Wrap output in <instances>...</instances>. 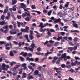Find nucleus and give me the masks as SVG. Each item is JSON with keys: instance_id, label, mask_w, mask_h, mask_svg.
Returning a JSON list of instances; mask_svg holds the SVG:
<instances>
[{"instance_id": "bb28decb", "label": "nucleus", "mask_w": 80, "mask_h": 80, "mask_svg": "<svg viewBox=\"0 0 80 80\" xmlns=\"http://www.w3.org/2000/svg\"><path fill=\"white\" fill-rule=\"evenodd\" d=\"M71 32H76V33H79V31L77 30H71Z\"/></svg>"}, {"instance_id": "bf43d9fd", "label": "nucleus", "mask_w": 80, "mask_h": 80, "mask_svg": "<svg viewBox=\"0 0 80 80\" xmlns=\"http://www.w3.org/2000/svg\"><path fill=\"white\" fill-rule=\"evenodd\" d=\"M38 69L39 71H40L42 70V66H40L38 67Z\"/></svg>"}, {"instance_id": "4be33fe9", "label": "nucleus", "mask_w": 80, "mask_h": 80, "mask_svg": "<svg viewBox=\"0 0 80 80\" xmlns=\"http://www.w3.org/2000/svg\"><path fill=\"white\" fill-rule=\"evenodd\" d=\"M25 13H26V15L27 14L28 16L30 17V11H28L27 12H25Z\"/></svg>"}, {"instance_id": "de8ad7c7", "label": "nucleus", "mask_w": 80, "mask_h": 80, "mask_svg": "<svg viewBox=\"0 0 80 80\" xmlns=\"http://www.w3.org/2000/svg\"><path fill=\"white\" fill-rule=\"evenodd\" d=\"M58 15H59L60 17H62V13L60 12H59L58 13Z\"/></svg>"}, {"instance_id": "2f4dec72", "label": "nucleus", "mask_w": 80, "mask_h": 80, "mask_svg": "<svg viewBox=\"0 0 80 80\" xmlns=\"http://www.w3.org/2000/svg\"><path fill=\"white\" fill-rule=\"evenodd\" d=\"M69 3H70V2H66V4L65 5V7H68V5H69Z\"/></svg>"}, {"instance_id": "6e6d98bb", "label": "nucleus", "mask_w": 80, "mask_h": 80, "mask_svg": "<svg viewBox=\"0 0 80 80\" xmlns=\"http://www.w3.org/2000/svg\"><path fill=\"white\" fill-rule=\"evenodd\" d=\"M38 52H40L41 51V48L40 47L38 48L37 49Z\"/></svg>"}, {"instance_id": "864d4df0", "label": "nucleus", "mask_w": 80, "mask_h": 80, "mask_svg": "<svg viewBox=\"0 0 80 80\" xmlns=\"http://www.w3.org/2000/svg\"><path fill=\"white\" fill-rule=\"evenodd\" d=\"M49 43H50L52 44L53 43H54L55 42V41H53L52 40H50V41H49Z\"/></svg>"}, {"instance_id": "69168bd1", "label": "nucleus", "mask_w": 80, "mask_h": 80, "mask_svg": "<svg viewBox=\"0 0 80 80\" xmlns=\"http://www.w3.org/2000/svg\"><path fill=\"white\" fill-rule=\"evenodd\" d=\"M19 47H21L22 46V42H19V43H18Z\"/></svg>"}, {"instance_id": "dca6fc26", "label": "nucleus", "mask_w": 80, "mask_h": 80, "mask_svg": "<svg viewBox=\"0 0 80 80\" xmlns=\"http://www.w3.org/2000/svg\"><path fill=\"white\" fill-rule=\"evenodd\" d=\"M12 38H13V36H8L7 37V40L9 41H10V40L12 39Z\"/></svg>"}, {"instance_id": "79ce46f5", "label": "nucleus", "mask_w": 80, "mask_h": 80, "mask_svg": "<svg viewBox=\"0 0 80 80\" xmlns=\"http://www.w3.org/2000/svg\"><path fill=\"white\" fill-rule=\"evenodd\" d=\"M69 45H72V46H74L75 45L72 42H69Z\"/></svg>"}, {"instance_id": "9b49d317", "label": "nucleus", "mask_w": 80, "mask_h": 80, "mask_svg": "<svg viewBox=\"0 0 80 80\" xmlns=\"http://www.w3.org/2000/svg\"><path fill=\"white\" fill-rule=\"evenodd\" d=\"M73 26H74V27H75V28H78V24H77V23H74L72 24Z\"/></svg>"}, {"instance_id": "5fc2aeb1", "label": "nucleus", "mask_w": 80, "mask_h": 80, "mask_svg": "<svg viewBox=\"0 0 80 80\" xmlns=\"http://www.w3.org/2000/svg\"><path fill=\"white\" fill-rule=\"evenodd\" d=\"M28 54H27V52H25L23 54V56L24 57H26V56H27V55Z\"/></svg>"}, {"instance_id": "58836bf2", "label": "nucleus", "mask_w": 80, "mask_h": 80, "mask_svg": "<svg viewBox=\"0 0 80 80\" xmlns=\"http://www.w3.org/2000/svg\"><path fill=\"white\" fill-rule=\"evenodd\" d=\"M68 71H70V72L72 73H73V72H74V70L73 69H71L70 70H68Z\"/></svg>"}, {"instance_id": "09e8293b", "label": "nucleus", "mask_w": 80, "mask_h": 80, "mask_svg": "<svg viewBox=\"0 0 80 80\" xmlns=\"http://www.w3.org/2000/svg\"><path fill=\"white\" fill-rule=\"evenodd\" d=\"M8 12V9H4V12H3L4 14H5V13H7Z\"/></svg>"}, {"instance_id": "f03ea898", "label": "nucleus", "mask_w": 80, "mask_h": 80, "mask_svg": "<svg viewBox=\"0 0 80 80\" xmlns=\"http://www.w3.org/2000/svg\"><path fill=\"white\" fill-rule=\"evenodd\" d=\"M24 48L26 50H27L28 51L29 50V51H30L31 52H33V49L32 48H28L27 47H24Z\"/></svg>"}, {"instance_id": "c85d7f7f", "label": "nucleus", "mask_w": 80, "mask_h": 80, "mask_svg": "<svg viewBox=\"0 0 80 80\" xmlns=\"http://www.w3.org/2000/svg\"><path fill=\"white\" fill-rule=\"evenodd\" d=\"M1 19L2 20H3L5 19V15H3L1 16Z\"/></svg>"}, {"instance_id": "603ef678", "label": "nucleus", "mask_w": 80, "mask_h": 80, "mask_svg": "<svg viewBox=\"0 0 80 80\" xmlns=\"http://www.w3.org/2000/svg\"><path fill=\"white\" fill-rule=\"evenodd\" d=\"M74 42H77L78 41V38H75L74 39Z\"/></svg>"}, {"instance_id": "9d476101", "label": "nucleus", "mask_w": 80, "mask_h": 80, "mask_svg": "<svg viewBox=\"0 0 80 80\" xmlns=\"http://www.w3.org/2000/svg\"><path fill=\"white\" fill-rule=\"evenodd\" d=\"M46 30H47V29H43V28H41L39 29L40 32H43V33H44V32H45V31H46Z\"/></svg>"}, {"instance_id": "4468645a", "label": "nucleus", "mask_w": 80, "mask_h": 80, "mask_svg": "<svg viewBox=\"0 0 80 80\" xmlns=\"http://www.w3.org/2000/svg\"><path fill=\"white\" fill-rule=\"evenodd\" d=\"M31 18H30V17L27 16L26 17V18H25V20H26V21H28V22H29V21H30V20Z\"/></svg>"}, {"instance_id": "5701e85b", "label": "nucleus", "mask_w": 80, "mask_h": 80, "mask_svg": "<svg viewBox=\"0 0 80 80\" xmlns=\"http://www.w3.org/2000/svg\"><path fill=\"white\" fill-rule=\"evenodd\" d=\"M58 7V6L54 5L53 7V8L55 11H56L57 9V8Z\"/></svg>"}, {"instance_id": "b1692460", "label": "nucleus", "mask_w": 80, "mask_h": 80, "mask_svg": "<svg viewBox=\"0 0 80 80\" xmlns=\"http://www.w3.org/2000/svg\"><path fill=\"white\" fill-rule=\"evenodd\" d=\"M31 8L34 10V9H36V7H35V5H31Z\"/></svg>"}, {"instance_id": "f257e3e1", "label": "nucleus", "mask_w": 80, "mask_h": 80, "mask_svg": "<svg viewBox=\"0 0 80 80\" xmlns=\"http://www.w3.org/2000/svg\"><path fill=\"white\" fill-rule=\"evenodd\" d=\"M54 70H55L56 72H57V73H60V71H58V70H62V68L61 67H60L59 68H58L56 67H54Z\"/></svg>"}, {"instance_id": "3c124183", "label": "nucleus", "mask_w": 80, "mask_h": 80, "mask_svg": "<svg viewBox=\"0 0 80 80\" xmlns=\"http://www.w3.org/2000/svg\"><path fill=\"white\" fill-rule=\"evenodd\" d=\"M38 60H39V59H38V58H36L35 60V62H37L38 61Z\"/></svg>"}, {"instance_id": "f704fd0d", "label": "nucleus", "mask_w": 80, "mask_h": 80, "mask_svg": "<svg viewBox=\"0 0 80 80\" xmlns=\"http://www.w3.org/2000/svg\"><path fill=\"white\" fill-rule=\"evenodd\" d=\"M68 49L70 50V52H72L73 50V48L72 47H69L68 48Z\"/></svg>"}, {"instance_id": "412c9836", "label": "nucleus", "mask_w": 80, "mask_h": 80, "mask_svg": "<svg viewBox=\"0 0 80 80\" xmlns=\"http://www.w3.org/2000/svg\"><path fill=\"white\" fill-rule=\"evenodd\" d=\"M9 55L11 57H12V56H14V54L12 52V51H10Z\"/></svg>"}, {"instance_id": "338daca9", "label": "nucleus", "mask_w": 80, "mask_h": 80, "mask_svg": "<svg viewBox=\"0 0 80 80\" xmlns=\"http://www.w3.org/2000/svg\"><path fill=\"white\" fill-rule=\"evenodd\" d=\"M61 57L62 58H65V57H66V55H65L62 54Z\"/></svg>"}, {"instance_id": "e2e57ef3", "label": "nucleus", "mask_w": 80, "mask_h": 80, "mask_svg": "<svg viewBox=\"0 0 80 80\" xmlns=\"http://www.w3.org/2000/svg\"><path fill=\"white\" fill-rule=\"evenodd\" d=\"M20 67V65H17L16 66V68H18V67Z\"/></svg>"}, {"instance_id": "49530a36", "label": "nucleus", "mask_w": 80, "mask_h": 80, "mask_svg": "<svg viewBox=\"0 0 80 80\" xmlns=\"http://www.w3.org/2000/svg\"><path fill=\"white\" fill-rule=\"evenodd\" d=\"M50 31L51 32H52L53 33H54V32H55V30H54L53 29H50Z\"/></svg>"}, {"instance_id": "7ed1b4c3", "label": "nucleus", "mask_w": 80, "mask_h": 80, "mask_svg": "<svg viewBox=\"0 0 80 80\" xmlns=\"http://www.w3.org/2000/svg\"><path fill=\"white\" fill-rule=\"evenodd\" d=\"M66 66H68V68H71V65H70V62L69 61H67L66 63Z\"/></svg>"}, {"instance_id": "cd10ccee", "label": "nucleus", "mask_w": 80, "mask_h": 80, "mask_svg": "<svg viewBox=\"0 0 80 80\" xmlns=\"http://www.w3.org/2000/svg\"><path fill=\"white\" fill-rule=\"evenodd\" d=\"M52 11L50 10L48 12V16H50L51 14H52Z\"/></svg>"}, {"instance_id": "1a4fd4ad", "label": "nucleus", "mask_w": 80, "mask_h": 80, "mask_svg": "<svg viewBox=\"0 0 80 80\" xmlns=\"http://www.w3.org/2000/svg\"><path fill=\"white\" fill-rule=\"evenodd\" d=\"M17 2V0H12V5H15Z\"/></svg>"}, {"instance_id": "f3484780", "label": "nucleus", "mask_w": 80, "mask_h": 80, "mask_svg": "<svg viewBox=\"0 0 80 80\" xmlns=\"http://www.w3.org/2000/svg\"><path fill=\"white\" fill-rule=\"evenodd\" d=\"M54 23H57V22H61V21L60 20V19H57L56 20H54Z\"/></svg>"}, {"instance_id": "4c0bfd02", "label": "nucleus", "mask_w": 80, "mask_h": 80, "mask_svg": "<svg viewBox=\"0 0 80 80\" xmlns=\"http://www.w3.org/2000/svg\"><path fill=\"white\" fill-rule=\"evenodd\" d=\"M35 53L36 55H40L41 54V52H35Z\"/></svg>"}, {"instance_id": "c9c22d12", "label": "nucleus", "mask_w": 80, "mask_h": 80, "mask_svg": "<svg viewBox=\"0 0 80 80\" xmlns=\"http://www.w3.org/2000/svg\"><path fill=\"white\" fill-rule=\"evenodd\" d=\"M22 18H25L26 16H27L26 13H23L22 15Z\"/></svg>"}, {"instance_id": "680f3d73", "label": "nucleus", "mask_w": 80, "mask_h": 80, "mask_svg": "<svg viewBox=\"0 0 80 80\" xmlns=\"http://www.w3.org/2000/svg\"><path fill=\"white\" fill-rule=\"evenodd\" d=\"M12 52H13V53H18V51H15V50H13Z\"/></svg>"}, {"instance_id": "e433bc0d", "label": "nucleus", "mask_w": 80, "mask_h": 80, "mask_svg": "<svg viewBox=\"0 0 80 80\" xmlns=\"http://www.w3.org/2000/svg\"><path fill=\"white\" fill-rule=\"evenodd\" d=\"M12 74L13 75H16L17 74V71H15L14 72H13L12 73Z\"/></svg>"}, {"instance_id": "f8f14e48", "label": "nucleus", "mask_w": 80, "mask_h": 80, "mask_svg": "<svg viewBox=\"0 0 80 80\" xmlns=\"http://www.w3.org/2000/svg\"><path fill=\"white\" fill-rule=\"evenodd\" d=\"M61 67L62 68H65V67H66V68H68V66L66 65L65 64H61Z\"/></svg>"}, {"instance_id": "72a5a7b5", "label": "nucleus", "mask_w": 80, "mask_h": 80, "mask_svg": "<svg viewBox=\"0 0 80 80\" xmlns=\"http://www.w3.org/2000/svg\"><path fill=\"white\" fill-rule=\"evenodd\" d=\"M34 73L35 74V75H38V70H36L34 72Z\"/></svg>"}, {"instance_id": "393cba45", "label": "nucleus", "mask_w": 80, "mask_h": 80, "mask_svg": "<svg viewBox=\"0 0 80 80\" xmlns=\"http://www.w3.org/2000/svg\"><path fill=\"white\" fill-rule=\"evenodd\" d=\"M27 77V75H26V73L25 72H23V76L22 77V78H26Z\"/></svg>"}, {"instance_id": "37998d69", "label": "nucleus", "mask_w": 80, "mask_h": 80, "mask_svg": "<svg viewBox=\"0 0 80 80\" xmlns=\"http://www.w3.org/2000/svg\"><path fill=\"white\" fill-rule=\"evenodd\" d=\"M17 23H18V27H20V24H21V23L18 21L17 22Z\"/></svg>"}, {"instance_id": "ddd939ff", "label": "nucleus", "mask_w": 80, "mask_h": 80, "mask_svg": "<svg viewBox=\"0 0 80 80\" xmlns=\"http://www.w3.org/2000/svg\"><path fill=\"white\" fill-rule=\"evenodd\" d=\"M10 33L11 35H15V34H17V32L16 31L13 32L12 31H10Z\"/></svg>"}, {"instance_id": "0eeeda50", "label": "nucleus", "mask_w": 80, "mask_h": 80, "mask_svg": "<svg viewBox=\"0 0 80 80\" xmlns=\"http://www.w3.org/2000/svg\"><path fill=\"white\" fill-rule=\"evenodd\" d=\"M21 31L22 32H24V33H27L28 31L25 29H23L22 28L21 29Z\"/></svg>"}, {"instance_id": "2eb2a0df", "label": "nucleus", "mask_w": 80, "mask_h": 80, "mask_svg": "<svg viewBox=\"0 0 80 80\" xmlns=\"http://www.w3.org/2000/svg\"><path fill=\"white\" fill-rule=\"evenodd\" d=\"M29 38L31 40H33V39L34 38V37H33V36L32 35H29Z\"/></svg>"}, {"instance_id": "423d86ee", "label": "nucleus", "mask_w": 80, "mask_h": 80, "mask_svg": "<svg viewBox=\"0 0 80 80\" xmlns=\"http://www.w3.org/2000/svg\"><path fill=\"white\" fill-rule=\"evenodd\" d=\"M26 66H27V64L26 63H23L22 64V67H23V69L24 70H26V69H27V68Z\"/></svg>"}, {"instance_id": "a19ab883", "label": "nucleus", "mask_w": 80, "mask_h": 80, "mask_svg": "<svg viewBox=\"0 0 80 80\" xmlns=\"http://www.w3.org/2000/svg\"><path fill=\"white\" fill-rule=\"evenodd\" d=\"M13 42L14 44H15V45H18V42H17L14 41Z\"/></svg>"}, {"instance_id": "13d9d810", "label": "nucleus", "mask_w": 80, "mask_h": 80, "mask_svg": "<svg viewBox=\"0 0 80 80\" xmlns=\"http://www.w3.org/2000/svg\"><path fill=\"white\" fill-rule=\"evenodd\" d=\"M20 58L22 61H23V60H24V58H23L21 56L20 57Z\"/></svg>"}, {"instance_id": "473e14b6", "label": "nucleus", "mask_w": 80, "mask_h": 80, "mask_svg": "<svg viewBox=\"0 0 80 80\" xmlns=\"http://www.w3.org/2000/svg\"><path fill=\"white\" fill-rule=\"evenodd\" d=\"M5 48L6 50H10V47L8 46H6Z\"/></svg>"}, {"instance_id": "39448f33", "label": "nucleus", "mask_w": 80, "mask_h": 80, "mask_svg": "<svg viewBox=\"0 0 80 80\" xmlns=\"http://www.w3.org/2000/svg\"><path fill=\"white\" fill-rule=\"evenodd\" d=\"M2 68H3L2 69V70H6V71H7V70H8V68H5V67L6 66L5 64H2Z\"/></svg>"}, {"instance_id": "7c9ffc66", "label": "nucleus", "mask_w": 80, "mask_h": 80, "mask_svg": "<svg viewBox=\"0 0 80 80\" xmlns=\"http://www.w3.org/2000/svg\"><path fill=\"white\" fill-rule=\"evenodd\" d=\"M28 77L29 79H33V77L32 76H28Z\"/></svg>"}, {"instance_id": "c03bdc74", "label": "nucleus", "mask_w": 80, "mask_h": 80, "mask_svg": "<svg viewBox=\"0 0 80 80\" xmlns=\"http://www.w3.org/2000/svg\"><path fill=\"white\" fill-rule=\"evenodd\" d=\"M25 30H27L28 31V32H27V33H28V30H29V27L26 26Z\"/></svg>"}, {"instance_id": "a211bd4d", "label": "nucleus", "mask_w": 80, "mask_h": 80, "mask_svg": "<svg viewBox=\"0 0 80 80\" xmlns=\"http://www.w3.org/2000/svg\"><path fill=\"white\" fill-rule=\"evenodd\" d=\"M6 44V42L5 41H0V45H5Z\"/></svg>"}, {"instance_id": "8fccbe9b", "label": "nucleus", "mask_w": 80, "mask_h": 80, "mask_svg": "<svg viewBox=\"0 0 80 80\" xmlns=\"http://www.w3.org/2000/svg\"><path fill=\"white\" fill-rule=\"evenodd\" d=\"M60 59H58L57 61V62H56V64H59V63H60Z\"/></svg>"}, {"instance_id": "aec40b11", "label": "nucleus", "mask_w": 80, "mask_h": 80, "mask_svg": "<svg viewBox=\"0 0 80 80\" xmlns=\"http://www.w3.org/2000/svg\"><path fill=\"white\" fill-rule=\"evenodd\" d=\"M31 47L32 48V49H34L35 48V44H32L31 45Z\"/></svg>"}, {"instance_id": "0e129e2a", "label": "nucleus", "mask_w": 80, "mask_h": 80, "mask_svg": "<svg viewBox=\"0 0 80 80\" xmlns=\"http://www.w3.org/2000/svg\"><path fill=\"white\" fill-rule=\"evenodd\" d=\"M33 34V31L32 30H30V35H32Z\"/></svg>"}, {"instance_id": "20e7f679", "label": "nucleus", "mask_w": 80, "mask_h": 80, "mask_svg": "<svg viewBox=\"0 0 80 80\" xmlns=\"http://www.w3.org/2000/svg\"><path fill=\"white\" fill-rule=\"evenodd\" d=\"M21 7H20V8H26L27 7V5L26 4H25L23 3H21L20 4Z\"/></svg>"}, {"instance_id": "774afa93", "label": "nucleus", "mask_w": 80, "mask_h": 80, "mask_svg": "<svg viewBox=\"0 0 80 80\" xmlns=\"http://www.w3.org/2000/svg\"><path fill=\"white\" fill-rule=\"evenodd\" d=\"M59 3H64V2H63V0H61L59 1Z\"/></svg>"}, {"instance_id": "c756f323", "label": "nucleus", "mask_w": 80, "mask_h": 80, "mask_svg": "<svg viewBox=\"0 0 80 80\" xmlns=\"http://www.w3.org/2000/svg\"><path fill=\"white\" fill-rule=\"evenodd\" d=\"M71 61L72 62L71 63V65L72 66H75V65H76V63H75V62L74 63L73 62H72V59L71 60Z\"/></svg>"}, {"instance_id": "052dcab7", "label": "nucleus", "mask_w": 80, "mask_h": 80, "mask_svg": "<svg viewBox=\"0 0 80 80\" xmlns=\"http://www.w3.org/2000/svg\"><path fill=\"white\" fill-rule=\"evenodd\" d=\"M73 49L74 50H77V46H75L73 48Z\"/></svg>"}, {"instance_id": "a878e982", "label": "nucleus", "mask_w": 80, "mask_h": 80, "mask_svg": "<svg viewBox=\"0 0 80 80\" xmlns=\"http://www.w3.org/2000/svg\"><path fill=\"white\" fill-rule=\"evenodd\" d=\"M74 63H76L77 65H80V62H78V61L77 60H76L75 61Z\"/></svg>"}, {"instance_id": "4d7b16f0", "label": "nucleus", "mask_w": 80, "mask_h": 80, "mask_svg": "<svg viewBox=\"0 0 80 80\" xmlns=\"http://www.w3.org/2000/svg\"><path fill=\"white\" fill-rule=\"evenodd\" d=\"M6 20H10V17L9 16H7L6 17Z\"/></svg>"}, {"instance_id": "6ab92c4d", "label": "nucleus", "mask_w": 80, "mask_h": 80, "mask_svg": "<svg viewBox=\"0 0 80 80\" xmlns=\"http://www.w3.org/2000/svg\"><path fill=\"white\" fill-rule=\"evenodd\" d=\"M5 20H3L2 22L0 21V25H1V26H2V25H4V23H5Z\"/></svg>"}, {"instance_id": "6e6552de", "label": "nucleus", "mask_w": 80, "mask_h": 80, "mask_svg": "<svg viewBox=\"0 0 80 80\" xmlns=\"http://www.w3.org/2000/svg\"><path fill=\"white\" fill-rule=\"evenodd\" d=\"M43 24L42 22H41L40 25L38 26V27H41V28H45V26L43 25Z\"/></svg>"}, {"instance_id": "a18cd8bd", "label": "nucleus", "mask_w": 80, "mask_h": 80, "mask_svg": "<svg viewBox=\"0 0 80 80\" xmlns=\"http://www.w3.org/2000/svg\"><path fill=\"white\" fill-rule=\"evenodd\" d=\"M74 43L75 44V45H76V46H79V43L77 42H74Z\"/></svg>"}, {"instance_id": "ea45409f", "label": "nucleus", "mask_w": 80, "mask_h": 80, "mask_svg": "<svg viewBox=\"0 0 80 80\" xmlns=\"http://www.w3.org/2000/svg\"><path fill=\"white\" fill-rule=\"evenodd\" d=\"M59 44V42H57L55 43L54 44L55 47H57V46Z\"/></svg>"}]
</instances>
